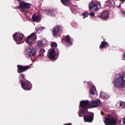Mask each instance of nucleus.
Listing matches in <instances>:
<instances>
[{
	"instance_id": "nucleus-28",
	"label": "nucleus",
	"mask_w": 125,
	"mask_h": 125,
	"mask_svg": "<svg viewBox=\"0 0 125 125\" xmlns=\"http://www.w3.org/2000/svg\"><path fill=\"white\" fill-rule=\"evenodd\" d=\"M69 0H61L62 3L64 4H66Z\"/></svg>"
},
{
	"instance_id": "nucleus-20",
	"label": "nucleus",
	"mask_w": 125,
	"mask_h": 125,
	"mask_svg": "<svg viewBox=\"0 0 125 125\" xmlns=\"http://www.w3.org/2000/svg\"><path fill=\"white\" fill-rule=\"evenodd\" d=\"M46 12L49 16H54L55 15V14L53 12L51 11L49 9H46Z\"/></svg>"
},
{
	"instance_id": "nucleus-26",
	"label": "nucleus",
	"mask_w": 125,
	"mask_h": 125,
	"mask_svg": "<svg viewBox=\"0 0 125 125\" xmlns=\"http://www.w3.org/2000/svg\"><path fill=\"white\" fill-rule=\"evenodd\" d=\"M88 14L87 12H83L82 14L83 15V19H84V17H87L88 15Z\"/></svg>"
},
{
	"instance_id": "nucleus-31",
	"label": "nucleus",
	"mask_w": 125,
	"mask_h": 125,
	"mask_svg": "<svg viewBox=\"0 0 125 125\" xmlns=\"http://www.w3.org/2000/svg\"><path fill=\"white\" fill-rule=\"evenodd\" d=\"M122 58L123 60H125V53H124L122 54Z\"/></svg>"
},
{
	"instance_id": "nucleus-35",
	"label": "nucleus",
	"mask_w": 125,
	"mask_h": 125,
	"mask_svg": "<svg viewBox=\"0 0 125 125\" xmlns=\"http://www.w3.org/2000/svg\"><path fill=\"white\" fill-rule=\"evenodd\" d=\"M70 9H71V11H72V12L74 14H75V12L74 11H73V9L72 8H70Z\"/></svg>"
},
{
	"instance_id": "nucleus-12",
	"label": "nucleus",
	"mask_w": 125,
	"mask_h": 125,
	"mask_svg": "<svg viewBox=\"0 0 125 125\" xmlns=\"http://www.w3.org/2000/svg\"><path fill=\"white\" fill-rule=\"evenodd\" d=\"M101 101L99 100H96L93 101L89 104L90 108H92L98 106L100 104Z\"/></svg>"
},
{
	"instance_id": "nucleus-5",
	"label": "nucleus",
	"mask_w": 125,
	"mask_h": 125,
	"mask_svg": "<svg viewBox=\"0 0 125 125\" xmlns=\"http://www.w3.org/2000/svg\"><path fill=\"white\" fill-rule=\"evenodd\" d=\"M23 36L21 33H19L17 32L13 35V38L14 40L17 44H19L22 43V41Z\"/></svg>"
},
{
	"instance_id": "nucleus-16",
	"label": "nucleus",
	"mask_w": 125,
	"mask_h": 125,
	"mask_svg": "<svg viewBox=\"0 0 125 125\" xmlns=\"http://www.w3.org/2000/svg\"><path fill=\"white\" fill-rule=\"evenodd\" d=\"M65 40V43L67 46H68L72 44V43L71 41L70 36L69 35H67L66 36Z\"/></svg>"
},
{
	"instance_id": "nucleus-30",
	"label": "nucleus",
	"mask_w": 125,
	"mask_h": 125,
	"mask_svg": "<svg viewBox=\"0 0 125 125\" xmlns=\"http://www.w3.org/2000/svg\"><path fill=\"white\" fill-rule=\"evenodd\" d=\"M44 28L43 27H39L37 29V31H41Z\"/></svg>"
},
{
	"instance_id": "nucleus-34",
	"label": "nucleus",
	"mask_w": 125,
	"mask_h": 125,
	"mask_svg": "<svg viewBox=\"0 0 125 125\" xmlns=\"http://www.w3.org/2000/svg\"><path fill=\"white\" fill-rule=\"evenodd\" d=\"M121 13L123 15V16H125V13L123 11H122Z\"/></svg>"
},
{
	"instance_id": "nucleus-1",
	"label": "nucleus",
	"mask_w": 125,
	"mask_h": 125,
	"mask_svg": "<svg viewBox=\"0 0 125 125\" xmlns=\"http://www.w3.org/2000/svg\"><path fill=\"white\" fill-rule=\"evenodd\" d=\"M89 101L88 100L80 101L79 105V110L78 112L79 116L82 117L87 111Z\"/></svg>"
},
{
	"instance_id": "nucleus-11",
	"label": "nucleus",
	"mask_w": 125,
	"mask_h": 125,
	"mask_svg": "<svg viewBox=\"0 0 125 125\" xmlns=\"http://www.w3.org/2000/svg\"><path fill=\"white\" fill-rule=\"evenodd\" d=\"M17 67L18 68V73H20L27 70L30 68V66H24L21 65H18Z\"/></svg>"
},
{
	"instance_id": "nucleus-33",
	"label": "nucleus",
	"mask_w": 125,
	"mask_h": 125,
	"mask_svg": "<svg viewBox=\"0 0 125 125\" xmlns=\"http://www.w3.org/2000/svg\"><path fill=\"white\" fill-rule=\"evenodd\" d=\"M89 15L90 16L93 17L94 16V14L93 12H92L90 13Z\"/></svg>"
},
{
	"instance_id": "nucleus-29",
	"label": "nucleus",
	"mask_w": 125,
	"mask_h": 125,
	"mask_svg": "<svg viewBox=\"0 0 125 125\" xmlns=\"http://www.w3.org/2000/svg\"><path fill=\"white\" fill-rule=\"evenodd\" d=\"M43 54L42 53H40L38 56V58H39L40 59H42V58Z\"/></svg>"
},
{
	"instance_id": "nucleus-4",
	"label": "nucleus",
	"mask_w": 125,
	"mask_h": 125,
	"mask_svg": "<svg viewBox=\"0 0 125 125\" xmlns=\"http://www.w3.org/2000/svg\"><path fill=\"white\" fill-rule=\"evenodd\" d=\"M36 38L35 34L33 33L27 37L26 42L29 45L32 44L35 42Z\"/></svg>"
},
{
	"instance_id": "nucleus-14",
	"label": "nucleus",
	"mask_w": 125,
	"mask_h": 125,
	"mask_svg": "<svg viewBox=\"0 0 125 125\" xmlns=\"http://www.w3.org/2000/svg\"><path fill=\"white\" fill-rule=\"evenodd\" d=\"M31 4L25 2H21L20 4V8L22 9H27L29 8Z\"/></svg>"
},
{
	"instance_id": "nucleus-17",
	"label": "nucleus",
	"mask_w": 125,
	"mask_h": 125,
	"mask_svg": "<svg viewBox=\"0 0 125 125\" xmlns=\"http://www.w3.org/2000/svg\"><path fill=\"white\" fill-rule=\"evenodd\" d=\"M109 16V12L107 11H105L102 13L101 15L102 18L104 19L107 18Z\"/></svg>"
},
{
	"instance_id": "nucleus-39",
	"label": "nucleus",
	"mask_w": 125,
	"mask_h": 125,
	"mask_svg": "<svg viewBox=\"0 0 125 125\" xmlns=\"http://www.w3.org/2000/svg\"><path fill=\"white\" fill-rule=\"evenodd\" d=\"M120 0L121 1H125V0Z\"/></svg>"
},
{
	"instance_id": "nucleus-40",
	"label": "nucleus",
	"mask_w": 125,
	"mask_h": 125,
	"mask_svg": "<svg viewBox=\"0 0 125 125\" xmlns=\"http://www.w3.org/2000/svg\"><path fill=\"white\" fill-rule=\"evenodd\" d=\"M120 4L119 5V6H120Z\"/></svg>"
},
{
	"instance_id": "nucleus-7",
	"label": "nucleus",
	"mask_w": 125,
	"mask_h": 125,
	"mask_svg": "<svg viewBox=\"0 0 125 125\" xmlns=\"http://www.w3.org/2000/svg\"><path fill=\"white\" fill-rule=\"evenodd\" d=\"M31 83L28 81L25 80L23 82H21V87L24 90H30L31 88L30 87Z\"/></svg>"
},
{
	"instance_id": "nucleus-18",
	"label": "nucleus",
	"mask_w": 125,
	"mask_h": 125,
	"mask_svg": "<svg viewBox=\"0 0 125 125\" xmlns=\"http://www.w3.org/2000/svg\"><path fill=\"white\" fill-rule=\"evenodd\" d=\"M46 42H47L45 39H43L41 40L38 41L37 44L38 46H41L45 44Z\"/></svg>"
},
{
	"instance_id": "nucleus-9",
	"label": "nucleus",
	"mask_w": 125,
	"mask_h": 125,
	"mask_svg": "<svg viewBox=\"0 0 125 125\" xmlns=\"http://www.w3.org/2000/svg\"><path fill=\"white\" fill-rule=\"evenodd\" d=\"M100 7V5L97 3L91 2L90 3L89 8L91 10H96Z\"/></svg>"
},
{
	"instance_id": "nucleus-15",
	"label": "nucleus",
	"mask_w": 125,
	"mask_h": 125,
	"mask_svg": "<svg viewBox=\"0 0 125 125\" xmlns=\"http://www.w3.org/2000/svg\"><path fill=\"white\" fill-rule=\"evenodd\" d=\"M41 18L40 15H34L32 17V19L34 21L38 22L40 21Z\"/></svg>"
},
{
	"instance_id": "nucleus-13",
	"label": "nucleus",
	"mask_w": 125,
	"mask_h": 125,
	"mask_svg": "<svg viewBox=\"0 0 125 125\" xmlns=\"http://www.w3.org/2000/svg\"><path fill=\"white\" fill-rule=\"evenodd\" d=\"M94 115L92 113L91 115L84 116L83 117L84 119L85 122H91L93 120Z\"/></svg>"
},
{
	"instance_id": "nucleus-41",
	"label": "nucleus",
	"mask_w": 125,
	"mask_h": 125,
	"mask_svg": "<svg viewBox=\"0 0 125 125\" xmlns=\"http://www.w3.org/2000/svg\"><path fill=\"white\" fill-rule=\"evenodd\" d=\"M101 114L102 115V113H101Z\"/></svg>"
},
{
	"instance_id": "nucleus-6",
	"label": "nucleus",
	"mask_w": 125,
	"mask_h": 125,
	"mask_svg": "<svg viewBox=\"0 0 125 125\" xmlns=\"http://www.w3.org/2000/svg\"><path fill=\"white\" fill-rule=\"evenodd\" d=\"M104 121L106 125H108L109 124L115 125L117 123L116 120L115 119L111 117H105Z\"/></svg>"
},
{
	"instance_id": "nucleus-32",
	"label": "nucleus",
	"mask_w": 125,
	"mask_h": 125,
	"mask_svg": "<svg viewBox=\"0 0 125 125\" xmlns=\"http://www.w3.org/2000/svg\"><path fill=\"white\" fill-rule=\"evenodd\" d=\"M45 52V51L43 49H41L40 50V52L42 54V53L44 52Z\"/></svg>"
},
{
	"instance_id": "nucleus-21",
	"label": "nucleus",
	"mask_w": 125,
	"mask_h": 125,
	"mask_svg": "<svg viewBox=\"0 0 125 125\" xmlns=\"http://www.w3.org/2000/svg\"><path fill=\"white\" fill-rule=\"evenodd\" d=\"M108 46V43L107 42H102L101 44L100 45L99 48L100 49L103 48L106 46Z\"/></svg>"
},
{
	"instance_id": "nucleus-25",
	"label": "nucleus",
	"mask_w": 125,
	"mask_h": 125,
	"mask_svg": "<svg viewBox=\"0 0 125 125\" xmlns=\"http://www.w3.org/2000/svg\"><path fill=\"white\" fill-rule=\"evenodd\" d=\"M120 107H124L125 106V102L120 101L119 102Z\"/></svg>"
},
{
	"instance_id": "nucleus-27",
	"label": "nucleus",
	"mask_w": 125,
	"mask_h": 125,
	"mask_svg": "<svg viewBox=\"0 0 125 125\" xmlns=\"http://www.w3.org/2000/svg\"><path fill=\"white\" fill-rule=\"evenodd\" d=\"M51 47H56L57 46V45L56 42H52L51 44Z\"/></svg>"
},
{
	"instance_id": "nucleus-36",
	"label": "nucleus",
	"mask_w": 125,
	"mask_h": 125,
	"mask_svg": "<svg viewBox=\"0 0 125 125\" xmlns=\"http://www.w3.org/2000/svg\"><path fill=\"white\" fill-rule=\"evenodd\" d=\"M64 125H72L71 123H68L67 124H65Z\"/></svg>"
},
{
	"instance_id": "nucleus-8",
	"label": "nucleus",
	"mask_w": 125,
	"mask_h": 125,
	"mask_svg": "<svg viewBox=\"0 0 125 125\" xmlns=\"http://www.w3.org/2000/svg\"><path fill=\"white\" fill-rule=\"evenodd\" d=\"M62 27L61 26L58 25L55 26L53 28L52 30L53 36L54 37L56 36L59 33L62 31Z\"/></svg>"
},
{
	"instance_id": "nucleus-24",
	"label": "nucleus",
	"mask_w": 125,
	"mask_h": 125,
	"mask_svg": "<svg viewBox=\"0 0 125 125\" xmlns=\"http://www.w3.org/2000/svg\"><path fill=\"white\" fill-rule=\"evenodd\" d=\"M106 5L108 6H112L113 4L114 3V1H113L110 0L107 1L106 2Z\"/></svg>"
},
{
	"instance_id": "nucleus-10",
	"label": "nucleus",
	"mask_w": 125,
	"mask_h": 125,
	"mask_svg": "<svg viewBox=\"0 0 125 125\" xmlns=\"http://www.w3.org/2000/svg\"><path fill=\"white\" fill-rule=\"evenodd\" d=\"M56 55V52L54 49H51L49 51L47 54L48 57L52 60H56L55 57Z\"/></svg>"
},
{
	"instance_id": "nucleus-19",
	"label": "nucleus",
	"mask_w": 125,
	"mask_h": 125,
	"mask_svg": "<svg viewBox=\"0 0 125 125\" xmlns=\"http://www.w3.org/2000/svg\"><path fill=\"white\" fill-rule=\"evenodd\" d=\"M90 92L91 95H95V96L97 95L96 94V89L95 87L94 86H93L91 87Z\"/></svg>"
},
{
	"instance_id": "nucleus-3",
	"label": "nucleus",
	"mask_w": 125,
	"mask_h": 125,
	"mask_svg": "<svg viewBox=\"0 0 125 125\" xmlns=\"http://www.w3.org/2000/svg\"><path fill=\"white\" fill-rule=\"evenodd\" d=\"M36 53L35 50L32 46L28 47L26 49L25 53L27 57L33 56Z\"/></svg>"
},
{
	"instance_id": "nucleus-38",
	"label": "nucleus",
	"mask_w": 125,
	"mask_h": 125,
	"mask_svg": "<svg viewBox=\"0 0 125 125\" xmlns=\"http://www.w3.org/2000/svg\"><path fill=\"white\" fill-rule=\"evenodd\" d=\"M28 14H29V13L28 12H26V13H25V15H28Z\"/></svg>"
},
{
	"instance_id": "nucleus-2",
	"label": "nucleus",
	"mask_w": 125,
	"mask_h": 125,
	"mask_svg": "<svg viewBox=\"0 0 125 125\" xmlns=\"http://www.w3.org/2000/svg\"><path fill=\"white\" fill-rule=\"evenodd\" d=\"M125 80L124 79V76L120 75L118 78L115 79L114 82V86L116 87H121L124 86Z\"/></svg>"
},
{
	"instance_id": "nucleus-23",
	"label": "nucleus",
	"mask_w": 125,
	"mask_h": 125,
	"mask_svg": "<svg viewBox=\"0 0 125 125\" xmlns=\"http://www.w3.org/2000/svg\"><path fill=\"white\" fill-rule=\"evenodd\" d=\"M25 77L24 74H21L19 75V79L20 80L21 82V81L23 82L25 80H26L25 79Z\"/></svg>"
},
{
	"instance_id": "nucleus-22",
	"label": "nucleus",
	"mask_w": 125,
	"mask_h": 125,
	"mask_svg": "<svg viewBox=\"0 0 125 125\" xmlns=\"http://www.w3.org/2000/svg\"><path fill=\"white\" fill-rule=\"evenodd\" d=\"M100 96L102 97H103L105 98H109V96L107 94L104 92H101L100 95Z\"/></svg>"
},
{
	"instance_id": "nucleus-37",
	"label": "nucleus",
	"mask_w": 125,
	"mask_h": 125,
	"mask_svg": "<svg viewBox=\"0 0 125 125\" xmlns=\"http://www.w3.org/2000/svg\"><path fill=\"white\" fill-rule=\"evenodd\" d=\"M123 123L125 124V117L124 118V120L123 121Z\"/></svg>"
}]
</instances>
